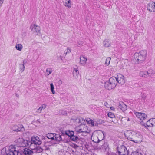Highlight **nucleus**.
Here are the masks:
<instances>
[{
  "instance_id": "obj_1",
  "label": "nucleus",
  "mask_w": 155,
  "mask_h": 155,
  "mask_svg": "<svg viewBox=\"0 0 155 155\" xmlns=\"http://www.w3.org/2000/svg\"><path fill=\"white\" fill-rule=\"evenodd\" d=\"M127 139L130 140L137 143L140 141L141 138V136L139 133H136L134 131L131 130L127 131Z\"/></svg>"
},
{
  "instance_id": "obj_2",
  "label": "nucleus",
  "mask_w": 155,
  "mask_h": 155,
  "mask_svg": "<svg viewBox=\"0 0 155 155\" xmlns=\"http://www.w3.org/2000/svg\"><path fill=\"white\" fill-rule=\"evenodd\" d=\"M147 54V51L146 50H143L139 53H135L134 57L136 61L135 64H138L142 63L145 60Z\"/></svg>"
},
{
  "instance_id": "obj_3",
  "label": "nucleus",
  "mask_w": 155,
  "mask_h": 155,
  "mask_svg": "<svg viewBox=\"0 0 155 155\" xmlns=\"http://www.w3.org/2000/svg\"><path fill=\"white\" fill-rule=\"evenodd\" d=\"M17 144V146L18 147H30V141L21 138H19L15 141Z\"/></svg>"
},
{
  "instance_id": "obj_4",
  "label": "nucleus",
  "mask_w": 155,
  "mask_h": 155,
  "mask_svg": "<svg viewBox=\"0 0 155 155\" xmlns=\"http://www.w3.org/2000/svg\"><path fill=\"white\" fill-rule=\"evenodd\" d=\"M16 146L11 145L5 149V155H15Z\"/></svg>"
},
{
  "instance_id": "obj_5",
  "label": "nucleus",
  "mask_w": 155,
  "mask_h": 155,
  "mask_svg": "<svg viewBox=\"0 0 155 155\" xmlns=\"http://www.w3.org/2000/svg\"><path fill=\"white\" fill-rule=\"evenodd\" d=\"M118 153L119 155H128L129 151L126 147L121 146L119 148L117 147Z\"/></svg>"
},
{
  "instance_id": "obj_6",
  "label": "nucleus",
  "mask_w": 155,
  "mask_h": 155,
  "mask_svg": "<svg viewBox=\"0 0 155 155\" xmlns=\"http://www.w3.org/2000/svg\"><path fill=\"white\" fill-rule=\"evenodd\" d=\"M74 132L73 131H71L68 135V137L71 141H73L77 143H79L80 141V138L77 135H74Z\"/></svg>"
},
{
  "instance_id": "obj_7",
  "label": "nucleus",
  "mask_w": 155,
  "mask_h": 155,
  "mask_svg": "<svg viewBox=\"0 0 155 155\" xmlns=\"http://www.w3.org/2000/svg\"><path fill=\"white\" fill-rule=\"evenodd\" d=\"M30 146L32 144L38 145H40L41 143V141L40 140L39 137L38 136L36 137H32L31 141H30Z\"/></svg>"
},
{
  "instance_id": "obj_8",
  "label": "nucleus",
  "mask_w": 155,
  "mask_h": 155,
  "mask_svg": "<svg viewBox=\"0 0 155 155\" xmlns=\"http://www.w3.org/2000/svg\"><path fill=\"white\" fill-rule=\"evenodd\" d=\"M30 29L31 31L33 32L35 35H37L38 33L40 31V28L38 26H37L35 24H32L31 25Z\"/></svg>"
},
{
  "instance_id": "obj_9",
  "label": "nucleus",
  "mask_w": 155,
  "mask_h": 155,
  "mask_svg": "<svg viewBox=\"0 0 155 155\" xmlns=\"http://www.w3.org/2000/svg\"><path fill=\"white\" fill-rule=\"evenodd\" d=\"M134 113L136 117L139 118L141 120H145L147 117V115L146 114L144 113L139 112H135Z\"/></svg>"
},
{
  "instance_id": "obj_10",
  "label": "nucleus",
  "mask_w": 155,
  "mask_h": 155,
  "mask_svg": "<svg viewBox=\"0 0 155 155\" xmlns=\"http://www.w3.org/2000/svg\"><path fill=\"white\" fill-rule=\"evenodd\" d=\"M12 129L13 130L16 132L23 131L25 130L24 127L21 124L14 125L12 127Z\"/></svg>"
},
{
  "instance_id": "obj_11",
  "label": "nucleus",
  "mask_w": 155,
  "mask_h": 155,
  "mask_svg": "<svg viewBox=\"0 0 155 155\" xmlns=\"http://www.w3.org/2000/svg\"><path fill=\"white\" fill-rule=\"evenodd\" d=\"M147 9L151 12H155V2H151L147 5Z\"/></svg>"
},
{
  "instance_id": "obj_12",
  "label": "nucleus",
  "mask_w": 155,
  "mask_h": 155,
  "mask_svg": "<svg viewBox=\"0 0 155 155\" xmlns=\"http://www.w3.org/2000/svg\"><path fill=\"white\" fill-rule=\"evenodd\" d=\"M101 149L104 152H107L109 151L110 148L109 144L107 141L104 142L103 144L101 146Z\"/></svg>"
},
{
  "instance_id": "obj_13",
  "label": "nucleus",
  "mask_w": 155,
  "mask_h": 155,
  "mask_svg": "<svg viewBox=\"0 0 155 155\" xmlns=\"http://www.w3.org/2000/svg\"><path fill=\"white\" fill-rule=\"evenodd\" d=\"M124 77L122 75L120 74L117 75L116 77L117 79V83L123 84L124 83Z\"/></svg>"
},
{
  "instance_id": "obj_14",
  "label": "nucleus",
  "mask_w": 155,
  "mask_h": 155,
  "mask_svg": "<svg viewBox=\"0 0 155 155\" xmlns=\"http://www.w3.org/2000/svg\"><path fill=\"white\" fill-rule=\"evenodd\" d=\"M118 109L122 110L123 112L127 110V106L123 102H121L119 103L118 106Z\"/></svg>"
},
{
  "instance_id": "obj_15",
  "label": "nucleus",
  "mask_w": 155,
  "mask_h": 155,
  "mask_svg": "<svg viewBox=\"0 0 155 155\" xmlns=\"http://www.w3.org/2000/svg\"><path fill=\"white\" fill-rule=\"evenodd\" d=\"M54 140L58 142L64 140L62 136L60 134L56 133H54Z\"/></svg>"
},
{
  "instance_id": "obj_16",
  "label": "nucleus",
  "mask_w": 155,
  "mask_h": 155,
  "mask_svg": "<svg viewBox=\"0 0 155 155\" xmlns=\"http://www.w3.org/2000/svg\"><path fill=\"white\" fill-rule=\"evenodd\" d=\"M24 155H32L33 154V152L28 148H25L23 150Z\"/></svg>"
},
{
  "instance_id": "obj_17",
  "label": "nucleus",
  "mask_w": 155,
  "mask_h": 155,
  "mask_svg": "<svg viewBox=\"0 0 155 155\" xmlns=\"http://www.w3.org/2000/svg\"><path fill=\"white\" fill-rule=\"evenodd\" d=\"M97 137L98 138V141L97 142V143H99L100 141H102L104 137L103 132L99 134Z\"/></svg>"
},
{
  "instance_id": "obj_18",
  "label": "nucleus",
  "mask_w": 155,
  "mask_h": 155,
  "mask_svg": "<svg viewBox=\"0 0 155 155\" xmlns=\"http://www.w3.org/2000/svg\"><path fill=\"white\" fill-rule=\"evenodd\" d=\"M80 63L82 65H84L86 62L87 60V58L83 56H81L80 57Z\"/></svg>"
},
{
  "instance_id": "obj_19",
  "label": "nucleus",
  "mask_w": 155,
  "mask_h": 155,
  "mask_svg": "<svg viewBox=\"0 0 155 155\" xmlns=\"http://www.w3.org/2000/svg\"><path fill=\"white\" fill-rule=\"evenodd\" d=\"M104 87L107 90H110L113 89L111 86L109 84V83L107 81L104 84Z\"/></svg>"
},
{
  "instance_id": "obj_20",
  "label": "nucleus",
  "mask_w": 155,
  "mask_h": 155,
  "mask_svg": "<svg viewBox=\"0 0 155 155\" xmlns=\"http://www.w3.org/2000/svg\"><path fill=\"white\" fill-rule=\"evenodd\" d=\"M147 73L148 77L150 78L153 76L155 74V71L152 69H150L147 71Z\"/></svg>"
},
{
  "instance_id": "obj_21",
  "label": "nucleus",
  "mask_w": 155,
  "mask_h": 155,
  "mask_svg": "<svg viewBox=\"0 0 155 155\" xmlns=\"http://www.w3.org/2000/svg\"><path fill=\"white\" fill-rule=\"evenodd\" d=\"M86 121L87 123L89 124H91L92 126H97V124H94V121L90 118H87L86 119Z\"/></svg>"
},
{
  "instance_id": "obj_22",
  "label": "nucleus",
  "mask_w": 155,
  "mask_h": 155,
  "mask_svg": "<svg viewBox=\"0 0 155 155\" xmlns=\"http://www.w3.org/2000/svg\"><path fill=\"white\" fill-rule=\"evenodd\" d=\"M71 131L70 130H68L65 131H62V132L61 133V135L62 136L63 140L64 136L66 135L68 136V135H69V134L70 133Z\"/></svg>"
},
{
  "instance_id": "obj_23",
  "label": "nucleus",
  "mask_w": 155,
  "mask_h": 155,
  "mask_svg": "<svg viewBox=\"0 0 155 155\" xmlns=\"http://www.w3.org/2000/svg\"><path fill=\"white\" fill-rule=\"evenodd\" d=\"M45 137L48 138V139H51L52 140H54V133H48L46 134Z\"/></svg>"
},
{
  "instance_id": "obj_24",
  "label": "nucleus",
  "mask_w": 155,
  "mask_h": 155,
  "mask_svg": "<svg viewBox=\"0 0 155 155\" xmlns=\"http://www.w3.org/2000/svg\"><path fill=\"white\" fill-rule=\"evenodd\" d=\"M140 76L145 78L148 77L147 71H140Z\"/></svg>"
},
{
  "instance_id": "obj_25",
  "label": "nucleus",
  "mask_w": 155,
  "mask_h": 155,
  "mask_svg": "<svg viewBox=\"0 0 155 155\" xmlns=\"http://www.w3.org/2000/svg\"><path fill=\"white\" fill-rule=\"evenodd\" d=\"M151 120H149L147 121L146 123V129H148V127H151L153 126V124L151 122Z\"/></svg>"
},
{
  "instance_id": "obj_26",
  "label": "nucleus",
  "mask_w": 155,
  "mask_h": 155,
  "mask_svg": "<svg viewBox=\"0 0 155 155\" xmlns=\"http://www.w3.org/2000/svg\"><path fill=\"white\" fill-rule=\"evenodd\" d=\"M109 82H111L114 84H117V81L116 77H112L110 78L109 79Z\"/></svg>"
},
{
  "instance_id": "obj_27",
  "label": "nucleus",
  "mask_w": 155,
  "mask_h": 155,
  "mask_svg": "<svg viewBox=\"0 0 155 155\" xmlns=\"http://www.w3.org/2000/svg\"><path fill=\"white\" fill-rule=\"evenodd\" d=\"M15 155H24L23 152V150H20L18 149H17V148L16 147V151L15 152Z\"/></svg>"
},
{
  "instance_id": "obj_28",
  "label": "nucleus",
  "mask_w": 155,
  "mask_h": 155,
  "mask_svg": "<svg viewBox=\"0 0 155 155\" xmlns=\"http://www.w3.org/2000/svg\"><path fill=\"white\" fill-rule=\"evenodd\" d=\"M44 148L41 147L40 146H38L34 149V150H36L37 153H39L42 152L44 150Z\"/></svg>"
},
{
  "instance_id": "obj_29",
  "label": "nucleus",
  "mask_w": 155,
  "mask_h": 155,
  "mask_svg": "<svg viewBox=\"0 0 155 155\" xmlns=\"http://www.w3.org/2000/svg\"><path fill=\"white\" fill-rule=\"evenodd\" d=\"M23 48L22 45L21 44H17L15 46L16 49L18 51H21V50Z\"/></svg>"
},
{
  "instance_id": "obj_30",
  "label": "nucleus",
  "mask_w": 155,
  "mask_h": 155,
  "mask_svg": "<svg viewBox=\"0 0 155 155\" xmlns=\"http://www.w3.org/2000/svg\"><path fill=\"white\" fill-rule=\"evenodd\" d=\"M46 106L45 104H43L37 110V112L41 113L42 109H45L46 108Z\"/></svg>"
},
{
  "instance_id": "obj_31",
  "label": "nucleus",
  "mask_w": 155,
  "mask_h": 155,
  "mask_svg": "<svg viewBox=\"0 0 155 155\" xmlns=\"http://www.w3.org/2000/svg\"><path fill=\"white\" fill-rule=\"evenodd\" d=\"M65 6L68 8H70L71 7V4L70 0H69L68 2H65Z\"/></svg>"
},
{
  "instance_id": "obj_32",
  "label": "nucleus",
  "mask_w": 155,
  "mask_h": 155,
  "mask_svg": "<svg viewBox=\"0 0 155 155\" xmlns=\"http://www.w3.org/2000/svg\"><path fill=\"white\" fill-rule=\"evenodd\" d=\"M103 45L105 47H108L110 46V44L108 41H103Z\"/></svg>"
},
{
  "instance_id": "obj_33",
  "label": "nucleus",
  "mask_w": 155,
  "mask_h": 155,
  "mask_svg": "<svg viewBox=\"0 0 155 155\" xmlns=\"http://www.w3.org/2000/svg\"><path fill=\"white\" fill-rule=\"evenodd\" d=\"M51 91L53 94H54L55 93V91L54 90V87L52 83L50 84Z\"/></svg>"
},
{
  "instance_id": "obj_34",
  "label": "nucleus",
  "mask_w": 155,
  "mask_h": 155,
  "mask_svg": "<svg viewBox=\"0 0 155 155\" xmlns=\"http://www.w3.org/2000/svg\"><path fill=\"white\" fill-rule=\"evenodd\" d=\"M24 61H23V63L22 64H20V71H21L22 72L25 69V66H24Z\"/></svg>"
},
{
  "instance_id": "obj_35",
  "label": "nucleus",
  "mask_w": 155,
  "mask_h": 155,
  "mask_svg": "<svg viewBox=\"0 0 155 155\" xmlns=\"http://www.w3.org/2000/svg\"><path fill=\"white\" fill-rule=\"evenodd\" d=\"M76 120L78 121L79 123H81L82 124H84V122H85V121L83 118L76 119Z\"/></svg>"
},
{
  "instance_id": "obj_36",
  "label": "nucleus",
  "mask_w": 155,
  "mask_h": 155,
  "mask_svg": "<svg viewBox=\"0 0 155 155\" xmlns=\"http://www.w3.org/2000/svg\"><path fill=\"white\" fill-rule=\"evenodd\" d=\"M52 71V69L50 68H47L46 70V74L48 75L51 74Z\"/></svg>"
},
{
  "instance_id": "obj_37",
  "label": "nucleus",
  "mask_w": 155,
  "mask_h": 155,
  "mask_svg": "<svg viewBox=\"0 0 155 155\" xmlns=\"http://www.w3.org/2000/svg\"><path fill=\"white\" fill-rule=\"evenodd\" d=\"M111 60V58L110 57H108V58H107L106 59V61H105V64L106 65H109V64H110V60Z\"/></svg>"
},
{
  "instance_id": "obj_38",
  "label": "nucleus",
  "mask_w": 155,
  "mask_h": 155,
  "mask_svg": "<svg viewBox=\"0 0 155 155\" xmlns=\"http://www.w3.org/2000/svg\"><path fill=\"white\" fill-rule=\"evenodd\" d=\"M108 117L112 118H114L115 117V115L112 112H109L108 114Z\"/></svg>"
},
{
  "instance_id": "obj_39",
  "label": "nucleus",
  "mask_w": 155,
  "mask_h": 155,
  "mask_svg": "<svg viewBox=\"0 0 155 155\" xmlns=\"http://www.w3.org/2000/svg\"><path fill=\"white\" fill-rule=\"evenodd\" d=\"M131 155H142L141 153H139L138 152L136 151L132 152Z\"/></svg>"
},
{
  "instance_id": "obj_40",
  "label": "nucleus",
  "mask_w": 155,
  "mask_h": 155,
  "mask_svg": "<svg viewBox=\"0 0 155 155\" xmlns=\"http://www.w3.org/2000/svg\"><path fill=\"white\" fill-rule=\"evenodd\" d=\"M76 67H77L76 66H75ZM74 72H75L76 73V74H78L79 73V72L78 71V70L77 68H75V67H74V71L73 72V74L74 73Z\"/></svg>"
},
{
  "instance_id": "obj_41",
  "label": "nucleus",
  "mask_w": 155,
  "mask_h": 155,
  "mask_svg": "<svg viewBox=\"0 0 155 155\" xmlns=\"http://www.w3.org/2000/svg\"><path fill=\"white\" fill-rule=\"evenodd\" d=\"M107 155H116L115 153L111 152L109 150L107 153Z\"/></svg>"
},
{
  "instance_id": "obj_42",
  "label": "nucleus",
  "mask_w": 155,
  "mask_h": 155,
  "mask_svg": "<svg viewBox=\"0 0 155 155\" xmlns=\"http://www.w3.org/2000/svg\"><path fill=\"white\" fill-rule=\"evenodd\" d=\"M71 51V49H70L69 48H68L67 51L66 52L65 51L64 55L66 56L68 53H70Z\"/></svg>"
},
{
  "instance_id": "obj_43",
  "label": "nucleus",
  "mask_w": 155,
  "mask_h": 155,
  "mask_svg": "<svg viewBox=\"0 0 155 155\" xmlns=\"http://www.w3.org/2000/svg\"><path fill=\"white\" fill-rule=\"evenodd\" d=\"M109 83V84L113 88H114V87H116V84H114L113 83H112V82H109V80L107 81Z\"/></svg>"
},
{
  "instance_id": "obj_44",
  "label": "nucleus",
  "mask_w": 155,
  "mask_h": 155,
  "mask_svg": "<svg viewBox=\"0 0 155 155\" xmlns=\"http://www.w3.org/2000/svg\"><path fill=\"white\" fill-rule=\"evenodd\" d=\"M78 132L79 133H87V131H82L81 129H79L78 131Z\"/></svg>"
},
{
  "instance_id": "obj_45",
  "label": "nucleus",
  "mask_w": 155,
  "mask_h": 155,
  "mask_svg": "<svg viewBox=\"0 0 155 155\" xmlns=\"http://www.w3.org/2000/svg\"><path fill=\"white\" fill-rule=\"evenodd\" d=\"M140 123L145 128L146 127V123H144L143 120H141V121L140 122Z\"/></svg>"
},
{
  "instance_id": "obj_46",
  "label": "nucleus",
  "mask_w": 155,
  "mask_h": 155,
  "mask_svg": "<svg viewBox=\"0 0 155 155\" xmlns=\"http://www.w3.org/2000/svg\"><path fill=\"white\" fill-rule=\"evenodd\" d=\"M150 120H151V123H152L153 124L154 123V122H155V118H151L150 119Z\"/></svg>"
},
{
  "instance_id": "obj_47",
  "label": "nucleus",
  "mask_w": 155,
  "mask_h": 155,
  "mask_svg": "<svg viewBox=\"0 0 155 155\" xmlns=\"http://www.w3.org/2000/svg\"><path fill=\"white\" fill-rule=\"evenodd\" d=\"M48 138H47L45 137L43 138V139H44L45 140L46 142H47V143L50 142H51L50 141H49V140H48Z\"/></svg>"
},
{
  "instance_id": "obj_48",
  "label": "nucleus",
  "mask_w": 155,
  "mask_h": 155,
  "mask_svg": "<svg viewBox=\"0 0 155 155\" xmlns=\"http://www.w3.org/2000/svg\"><path fill=\"white\" fill-rule=\"evenodd\" d=\"M146 98V96H145L144 95H143L142 96V98L141 100H143V101H144L145 100Z\"/></svg>"
},
{
  "instance_id": "obj_49",
  "label": "nucleus",
  "mask_w": 155,
  "mask_h": 155,
  "mask_svg": "<svg viewBox=\"0 0 155 155\" xmlns=\"http://www.w3.org/2000/svg\"><path fill=\"white\" fill-rule=\"evenodd\" d=\"M61 114H62L63 115H66L67 114V113L66 112L63 110H61Z\"/></svg>"
},
{
  "instance_id": "obj_50",
  "label": "nucleus",
  "mask_w": 155,
  "mask_h": 155,
  "mask_svg": "<svg viewBox=\"0 0 155 155\" xmlns=\"http://www.w3.org/2000/svg\"><path fill=\"white\" fill-rule=\"evenodd\" d=\"M4 0H0V6H1Z\"/></svg>"
},
{
  "instance_id": "obj_51",
  "label": "nucleus",
  "mask_w": 155,
  "mask_h": 155,
  "mask_svg": "<svg viewBox=\"0 0 155 155\" xmlns=\"http://www.w3.org/2000/svg\"><path fill=\"white\" fill-rule=\"evenodd\" d=\"M44 150H49V147H45V148H44Z\"/></svg>"
},
{
  "instance_id": "obj_52",
  "label": "nucleus",
  "mask_w": 155,
  "mask_h": 155,
  "mask_svg": "<svg viewBox=\"0 0 155 155\" xmlns=\"http://www.w3.org/2000/svg\"><path fill=\"white\" fill-rule=\"evenodd\" d=\"M110 109L111 110H114V109H115V108L114 107H110Z\"/></svg>"
},
{
  "instance_id": "obj_53",
  "label": "nucleus",
  "mask_w": 155,
  "mask_h": 155,
  "mask_svg": "<svg viewBox=\"0 0 155 155\" xmlns=\"http://www.w3.org/2000/svg\"><path fill=\"white\" fill-rule=\"evenodd\" d=\"M60 130V131L61 132V133L62 132V131H64V130H63L61 128V129H59Z\"/></svg>"
},
{
  "instance_id": "obj_54",
  "label": "nucleus",
  "mask_w": 155,
  "mask_h": 155,
  "mask_svg": "<svg viewBox=\"0 0 155 155\" xmlns=\"http://www.w3.org/2000/svg\"><path fill=\"white\" fill-rule=\"evenodd\" d=\"M108 104V103L107 102H105V103H104V104L105 105V106H106V104Z\"/></svg>"
},
{
  "instance_id": "obj_55",
  "label": "nucleus",
  "mask_w": 155,
  "mask_h": 155,
  "mask_svg": "<svg viewBox=\"0 0 155 155\" xmlns=\"http://www.w3.org/2000/svg\"><path fill=\"white\" fill-rule=\"evenodd\" d=\"M59 83H61V80H60L58 81Z\"/></svg>"
},
{
  "instance_id": "obj_56",
  "label": "nucleus",
  "mask_w": 155,
  "mask_h": 155,
  "mask_svg": "<svg viewBox=\"0 0 155 155\" xmlns=\"http://www.w3.org/2000/svg\"><path fill=\"white\" fill-rule=\"evenodd\" d=\"M16 96L18 97H19V95H18L17 94H16Z\"/></svg>"
},
{
  "instance_id": "obj_57",
  "label": "nucleus",
  "mask_w": 155,
  "mask_h": 155,
  "mask_svg": "<svg viewBox=\"0 0 155 155\" xmlns=\"http://www.w3.org/2000/svg\"><path fill=\"white\" fill-rule=\"evenodd\" d=\"M130 120L129 118H128L127 120V121H129Z\"/></svg>"
},
{
  "instance_id": "obj_58",
  "label": "nucleus",
  "mask_w": 155,
  "mask_h": 155,
  "mask_svg": "<svg viewBox=\"0 0 155 155\" xmlns=\"http://www.w3.org/2000/svg\"><path fill=\"white\" fill-rule=\"evenodd\" d=\"M69 141H70V140H67L66 142H68Z\"/></svg>"
},
{
  "instance_id": "obj_59",
  "label": "nucleus",
  "mask_w": 155,
  "mask_h": 155,
  "mask_svg": "<svg viewBox=\"0 0 155 155\" xmlns=\"http://www.w3.org/2000/svg\"><path fill=\"white\" fill-rule=\"evenodd\" d=\"M37 121L40 122V121H39V120H37Z\"/></svg>"
},
{
  "instance_id": "obj_60",
  "label": "nucleus",
  "mask_w": 155,
  "mask_h": 155,
  "mask_svg": "<svg viewBox=\"0 0 155 155\" xmlns=\"http://www.w3.org/2000/svg\"><path fill=\"white\" fill-rule=\"evenodd\" d=\"M153 124H154V126H155V122H154Z\"/></svg>"
},
{
  "instance_id": "obj_61",
  "label": "nucleus",
  "mask_w": 155,
  "mask_h": 155,
  "mask_svg": "<svg viewBox=\"0 0 155 155\" xmlns=\"http://www.w3.org/2000/svg\"><path fill=\"white\" fill-rule=\"evenodd\" d=\"M86 127V128H87V126H86V127Z\"/></svg>"
}]
</instances>
